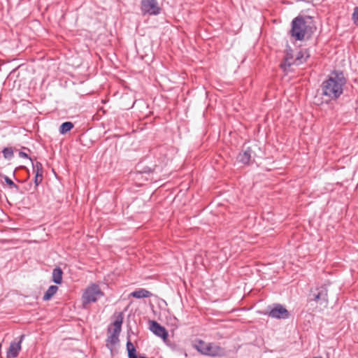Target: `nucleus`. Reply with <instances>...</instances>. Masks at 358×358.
Wrapping results in <instances>:
<instances>
[{
	"label": "nucleus",
	"instance_id": "nucleus-1",
	"mask_svg": "<svg viewBox=\"0 0 358 358\" xmlns=\"http://www.w3.org/2000/svg\"><path fill=\"white\" fill-rule=\"evenodd\" d=\"M346 79L342 71H333L322 84V95L330 99H338L343 92Z\"/></svg>",
	"mask_w": 358,
	"mask_h": 358
},
{
	"label": "nucleus",
	"instance_id": "nucleus-2",
	"mask_svg": "<svg viewBox=\"0 0 358 358\" xmlns=\"http://www.w3.org/2000/svg\"><path fill=\"white\" fill-rule=\"evenodd\" d=\"M306 22L303 17L298 16L292 22L290 34L297 41H302L306 33Z\"/></svg>",
	"mask_w": 358,
	"mask_h": 358
},
{
	"label": "nucleus",
	"instance_id": "nucleus-3",
	"mask_svg": "<svg viewBox=\"0 0 358 358\" xmlns=\"http://www.w3.org/2000/svg\"><path fill=\"white\" fill-rule=\"evenodd\" d=\"M123 322L122 313H120L115 320L113 322V330L112 334L108 336L106 339V347L113 352V347L119 342V336L122 329V324Z\"/></svg>",
	"mask_w": 358,
	"mask_h": 358
},
{
	"label": "nucleus",
	"instance_id": "nucleus-4",
	"mask_svg": "<svg viewBox=\"0 0 358 358\" xmlns=\"http://www.w3.org/2000/svg\"><path fill=\"white\" fill-rule=\"evenodd\" d=\"M103 294L99 287L97 285L93 284L85 289L83 295V303L96 302Z\"/></svg>",
	"mask_w": 358,
	"mask_h": 358
},
{
	"label": "nucleus",
	"instance_id": "nucleus-5",
	"mask_svg": "<svg viewBox=\"0 0 358 358\" xmlns=\"http://www.w3.org/2000/svg\"><path fill=\"white\" fill-rule=\"evenodd\" d=\"M141 10L143 15H157L161 12L157 0H141Z\"/></svg>",
	"mask_w": 358,
	"mask_h": 358
},
{
	"label": "nucleus",
	"instance_id": "nucleus-6",
	"mask_svg": "<svg viewBox=\"0 0 358 358\" xmlns=\"http://www.w3.org/2000/svg\"><path fill=\"white\" fill-rule=\"evenodd\" d=\"M313 298L310 300L319 302L320 305L327 306L328 304V289L325 285L317 287L315 291L312 292Z\"/></svg>",
	"mask_w": 358,
	"mask_h": 358
},
{
	"label": "nucleus",
	"instance_id": "nucleus-7",
	"mask_svg": "<svg viewBox=\"0 0 358 358\" xmlns=\"http://www.w3.org/2000/svg\"><path fill=\"white\" fill-rule=\"evenodd\" d=\"M255 157L256 153L252 148L247 147L238 154L237 160L244 165H250L255 162Z\"/></svg>",
	"mask_w": 358,
	"mask_h": 358
},
{
	"label": "nucleus",
	"instance_id": "nucleus-8",
	"mask_svg": "<svg viewBox=\"0 0 358 358\" xmlns=\"http://www.w3.org/2000/svg\"><path fill=\"white\" fill-rule=\"evenodd\" d=\"M268 315L275 319H287L289 317L288 310L281 304L275 303Z\"/></svg>",
	"mask_w": 358,
	"mask_h": 358
},
{
	"label": "nucleus",
	"instance_id": "nucleus-9",
	"mask_svg": "<svg viewBox=\"0 0 358 358\" xmlns=\"http://www.w3.org/2000/svg\"><path fill=\"white\" fill-rule=\"evenodd\" d=\"M24 338V335L22 334L18 338V341H13L10 343V346L6 352L7 358H15L18 356L21 350V344Z\"/></svg>",
	"mask_w": 358,
	"mask_h": 358
},
{
	"label": "nucleus",
	"instance_id": "nucleus-10",
	"mask_svg": "<svg viewBox=\"0 0 358 358\" xmlns=\"http://www.w3.org/2000/svg\"><path fill=\"white\" fill-rule=\"evenodd\" d=\"M149 329L154 334L162 338L164 341L167 339L169 334L166 329L157 322L153 320L150 321Z\"/></svg>",
	"mask_w": 358,
	"mask_h": 358
},
{
	"label": "nucleus",
	"instance_id": "nucleus-11",
	"mask_svg": "<svg viewBox=\"0 0 358 358\" xmlns=\"http://www.w3.org/2000/svg\"><path fill=\"white\" fill-rule=\"evenodd\" d=\"M199 350L203 355L213 357L220 355L222 352V349L213 343H208L203 348H199Z\"/></svg>",
	"mask_w": 358,
	"mask_h": 358
},
{
	"label": "nucleus",
	"instance_id": "nucleus-12",
	"mask_svg": "<svg viewBox=\"0 0 358 358\" xmlns=\"http://www.w3.org/2000/svg\"><path fill=\"white\" fill-rule=\"evenodd\" d=\"M294 64V59L292 54V50L289 47L286 50L285 56L284 57V62L280 64V67L286 71L287 68Z\"/></svg>",
	"mask_w": 358,
	"mask_h": 358
},
{
	"label": "nucleus",
	"instance_id": "nucleus-13",
	"mask_svg": "<svg viewBox=\"0 0 358 358\" xmlns=\"http://www.w3.org/2000/svg\"><path fill=\"white\" fill-rule=\"evenodd\" d=\"M310 57V55L306 49L300 50L296 55L294 59V65H300L305 62Z\"/></svg>",
	"mask_w": 358,
	"mask_h": 358
},
{
	"label": "nucleus",
	"instance_id": "nucleus-14",
	"mask_svg": "<svg viewBox=\"0 0 358 358\" xmlns=\"http://www.w3.org/2000/svg\"><path fill=\"white\" fill-rule=\"evenodd\" d=\"M130 296L136 299L148 298L152 296V293L145 289L140 288L132 292Z\"/></svg>",
	"mask_w": 358,
	"mask_h": 358
},
{
	"label": "nucleus",
	"instance_id": "nucleus-15",
	"mask_svg": "<svg viewBox=\"0 0 358 358\" xmlns=\"http://www.w3.org/2000/svg\"><path fill=\"white\" fill-rule=\"evenodd\" d=\"M63 271L59 266L55 267L52 271V281L55 284H61L62 281Z\"/></svg>",
	"mask_w": 358,
	"mask_h": 358
},
{
	"label": "nucleus",
	"instance_id": "nucleus-16",
	"mask_svg": "<svg viewBox=\"0 0 358 358\" xmlns=\"http://www.w3.org/2000/svg\"><path fill=\"white\" fill-rule=\"evenodd\" d=\"M58 287L57 285H51L48 287L43 296V301L50 300L57 292Z\"/></svg>",
	"mask_w": 358,
	"mask_h": 358
},
{
	"label": "nucleus",
	"instance_id": "nucleus-17",
	"mask_svg": "<svg viewBox=\"0 0 358 358\" xmlns=\"http://www.w3.org/2000/svg\"><path fill=\"white\" fill-rule=\"evenodd\" d=\"M127 350L128 352V358H138L136 355V348L129 340L127 343ZM139 358H147V357H140Z\"/></svg>",
	"mask_w": 358,
	"mask_h": 358
},
{
	"label": "nucleus",
	"instance_id": "nucleus-18",
	"mask_svg": "<svg viewBox=\"0 0 358 358\" xmlns=\"http://www.w3.org/2000/svg\"><path fill=\"white\" fill-rule=\"evenodd\" d=\"M73 128V124L71 122H63L59 127V133L61 134H65Z\"/></svg>",
	"mask_w": 358,
	"mask_h": 358
},
{
	"label": "nucleus",
	"instance_id": "nucleus-19",
	"mask_svg": "<svg viewBox=\"0 0 358 358\" xmlns=\"http://www.w3.org/2000/svg\"><path fill=\"white\" fill-rule=\"evenodd\" d=\"M3 157L6 159H11L13 157V150L12 148H4L2 150Z\"/></svg>",
	"mask_w": 358,
	"mask_h": 358
},
{
	"label": "nucleus",
	"instance_id": "nucleus-20",
	"mask_svg": "<svg viewBox=\"0 0 358 358\" xmlns=\"http://www.w3.org/2000/svg\"><path fill=\"white\" fill-rule=\"evenodd\" d=\"M3 178L10 189H15L17 191L19 190V186L15 184L9 177L7 176H3Z\"/></svg>",
	"mask_w": 358,
	"mask_h": 358
},
{
	"label": "nucleus",
	"instance_id": "nucleus-21",
	"mask_svg": "<svg viewBox=\"0 0 358 358\" xmlns=\"http://www.w3.org/2000/svg\"><path fill=\"white\" fill-rule=\"evenodd\" d=\"M352 20L355 24H358V7L355 8V10L352 13Z\"/></svg>",
	"mask_w": 358,
	"mask_h": 358
},
{
	"label": "nucleus",
	"instance_id": "nucleus-22",
	"mask_svg": "<svg viewBox=\"0 0 358 358\" xmlns=\"http://www.w3.org/2000/svg\"><path fill=\"white\" fill-rule=\"evenodd\" d=\"M32 166H33V170L43 169V166H42L41 163L39 162H36L35 163L32 162Z\"/></svg>",
	"mask_w": 358,
	"mask_h": 358
},
{
	"label": "nucleus",
	"instance_id": "nucleus-23",
	"mask_svg": "<svg viewBox=\"0 0 358 358\" xmlns=\"http://www.w3.org/2000/svg\"><path fill=\"white\" fill-rule=\"evenodd\" d=\"M42 180H43V176H35V177H34L35 186L37 187L39 184L41 183Z\"/></svg>",
	"mask_w": 358,
	"mask_h": 358
},
{
	"label": "nucleus",
	"instance_id": "nucleus-24",
	"mask_svg": "<svg viewBox=\"0 0 358 358\" xmlns=\"http://www.w3.org/2000/svg\"><path fill=\"white\" fill-rule=\"evenodd\" d=\"M19 156H20V157H22V158H28V159H29L31 161H32L31 158L29 157L28 155H27L26 152H24L20 151V152H19Z\"/></svg>",
	"mask_w": 358,
	"mask_h": 358
},
{
	"label": "nucleus",
	"instance_id": "nucleus-25",
	"mask_svg": "<svg viewBox=\"0 0 358 358\" xmlns=\"http://www.w3.org/2000/svg\"><path fill=\"white\" fill-rule=\"evenodd\" d=\"M34 172L35 173V176H43V169H40V170H33Z\"/></svg>",
	"mask_w": 358,
	"mask_h": 358
},
{
	"label": "nucleus",
	"instance_id": "nucleus-26",
	"mask_svg": "<svg viewBox=\"0 0 358 358\" xmlns=\"http://www.w3.org/2000/svg\"><path fill=\"white\" fill-rule=\"evenodd\" d=\"M315 358H322V357H315Z\"/></svg>",
	"mask_w": 358,
	"mask_h": 358
}]
</instances>
